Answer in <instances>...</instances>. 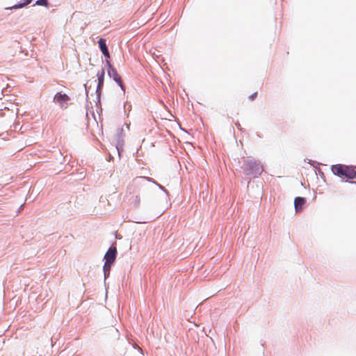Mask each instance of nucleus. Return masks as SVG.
<instances>
[{"label":"nucleus","mask_w":356,"mask_h":356,"mask_svg":"<svg viewBox=\"0 0 356 356\" xmlns=\"http://www.w3.org/2000/svg\"><path fill=\"white\" fill-rule=\"evenodd\" d=\"M116 254H117L116 248L111 247L108 250V251L106 252V253L104 256L105 261L113 264L116 259Z\"/></svg>","instance_id":"6"},{"label":"nucleus","mask_w":356,"mask_h":356,"mask_svg":"<svg viewBox=\"0 0 356 356\" xmlns=\"http://www.w3.org/2000/svg\"><path fill=\"white\" fill-rule=\"evenodd\" d=\"M145 179L143 177L135 179L130 183L126 190L124 200L131 206L138 207L140 204V193L145 190Z\"/></svg>","instance_id":"1"},{"label":"nucleus","mask_w":356,"mask_h":356,"mask_svg":"<svg viewBox=\"0 0 356 356\" xmlns=\"http://www.w3.org/2000/svg\"><path fill=\"white\" fill-rule=\"evenodd\" d=\"M35 5H38V6H45V7H47L48 5H49V3H48V1L47 0H38L35 3Z\"/></svg>","instance_id":"12"},{"label":"nucleus","mask_w":356,"mask_h":356,"mask_svg":"<svg viewBox=\"0 0 356 356\" xmlns=\"http://www.w3.org/2000/svg\"><path fill=\"white\" fill-rule=\"evenodd\" d=\"M106 64L108 67V75L113 79V80L120 86L122 90H124V86L120 75L118 73L117 70L112 66L108 60L106 61Z\"/></svg>","instance_id":"4"},{"label":"nucleus","mask_w":356,"mask_h":356,"mask_svg":"<svg viewBox=\"0 0 356 356\" xmlns=\"http://www.w3.org/2000/svg\"><path fill=\"white\" fill-rule=\"evenodd\" d=\"M257 92H254L252 95L249 96V99L253 101L257 97Z\"/></svg>","instance_id":"13"},{"label":"nucleus","mask_w":356,"mask_h":356,"mask_svg":"<svg viewBox=\"0 0 356 356\" xmlns=\"http://www.w3.org/2000/svg\"><path fill=\"white\" fill-rule=\"evenodd\" d=\"M98 43H99V48H100L102 54L106 57L109 58L110 57V54H109V52H108V48H107L105 40L101 38L98 41Z\"/></svg>","instance_id":"9"},{"label":"nucleus","mask_w":356,"mask_h":356,"mask_svg":"<svg viewBox=\"0 0 356 356\" xmlns=\"http://www.w3.org/2000/svg\"><path fill=\"white\" fill-rule=\"evenodd\" d=\"M15 1H17V3L13 5L11 7L6 8V9L10 10V9L22 8L32 2V0H15Z\"/></svg>","instance_id":"8"},{"label":"nucleus","mask_w":356,"mask_h":356,"mask_svg":"<svg viewBox=\"0 0 356 356\" xmlns=\"http://www.w3.org/2000/svg\"><path fill=\"white\" fill-rule=\"evenodd\" d=\"M104 75H105V70L104 68L102 69L101 72H98L97 79H98V84H97V90H101V88L103 87L104 85Z\"/></svg>","instance_id":"10"},{"label":"nucleus","mask_w":356,"mask_h":356,"mask_svg":"<svg viewBox=\"0 0 356 356\" xmlns=\"http://www.w3.org/2000/svg\"><path fill=\"white\" fill-rule=\"evenodd\" d=\"M111 266H112V264L107 263L105 261L104 265V272L105 277H106L107 275H109Z\"/></svg>","instance_id":"11"},{"label":"nucleus","mask_w":356,"mask_h":356,"mask_svg":"<svg viewBox=\"0 0 356 356\" xmlns=\"http://www.w3.org/2000/svg\"><path fill=\"white\" fill-rule=\"evenodd\" d=\"M70 99V98L67 95L63 94L61 92H57L54 97V102L58 104L63 108H67V103Z\"/></svg>","instance_id":"5"},{"label":"nucleus","mask_w":356,"mask_h":356,"mask_svg":"<svg viewBox=\"0 0 356 356\" xmlns=\"http://www.w3.org/2000/svg\"><path fill=\"white\" fill-rule=\"evenodd\" d=\"M245 175L257 177L263 172V167L260 163L254 159H246L242 166Z\"/></svg>","instance_id":"2"},{"label":"nucleus","mask_w":356,"mask_h":356,"mask_svg":"<svg viewBox=\"0 0 356 356\" xmlns=\"http://www.w3.org/2000/svg\"><path fill=\"white\" fill-rule=\"evenodd\" d=\"M305 200L303 197H297L294 200V206L296 212L302 211L303 206L305 204Z\"/></svg>","instance_id":"7"},{"label":"nucleus","mask_w":356,"mask_h":356,"mask_svg":"<svg viewBox=\"0 0 356 356\" xmlns=\"http://www.w3.org/2000/svg\"><path fill=\"white\" fill-rule=\"evenodd\" d=\"M332 172L339 177H344L349 179L356 178L355 168L353 166L337 164L332 166Z\"/></svg>","instance_id":"3"}]
</instances>
